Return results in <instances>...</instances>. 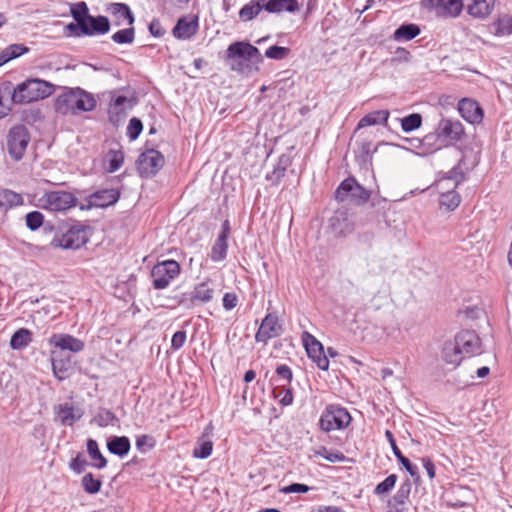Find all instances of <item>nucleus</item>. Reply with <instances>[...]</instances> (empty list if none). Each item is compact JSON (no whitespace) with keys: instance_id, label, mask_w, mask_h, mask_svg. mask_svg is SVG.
Masks as SVG:
<instances>
[{"instance_id":"41","label":"nucleus","mask_w":512,"mask_h":512,"mask_svg":"<svg viewBox=\"0 0 512 512\" xmlns=\"http://www.w3.org/2000/svg\"><path fill=\"white\" fill-rule=\"evenodd\" d=\"M228 244L227 239L217 237L211 249L210 258L214 262L223 261L227 256Z\"/></svg>"},{"instance_id":"48","label":"nucleus","mask_w":512,"mask_h":512,"mask_svg":"<svg viewBox=\"0 0 512 512\" xmlns=\"http://www.w3.org/2000/svg\"><path fill=\"white\" fill-rule=\"evenodd\" d=\"M108 171L116 172L124 163V154L120 150H110L107 155Z\"/></svg>"},{"instance_id":"31","label":"nucleus","mask_w":512,"mask_h":512,"mask_svg":"<svg viewBox=\"0 0 512 512\" xmlns=\"http://www.w3.org/2000/svg\"><path fill=\"white\" fill-rule=\"evenodd\" d=\"M130 448V440L126 436H113L107 441L108 451L120 458L126 456L129 453Z\"/></svg>"},{"instance_id":"24","label":"nucleus","mask_w":512,"mask_h":512,"mask_svg":"<svg viewBox=\"0 0 512 512\" xmlns=\"http://www.w3.org/2000/svg\"><path fill=\"white\" fill-rule=\"evenodd\" d=\"M331 227L337 235L346 236L354 231L355 223L346 211H337L331 218Z\"/></svg>"},{"instance_id":"2","label":"nucleus","mask_w":512,"mask_h":512,"mask_svg":"<svg viewBox=\"0 0 512 512\" xmlns=\"http://www.w3.org/2000/svg\"><path fill=\"white\" fill-rule=\"evenodd\" d=\"M96 99L91 93L82 88H69L55 99V110L62 115H76L79 112H89L95 109Z\"/></svg>"},{"instance_id":"55","label":"nucleus","mask_w":512,"mask_h":512,"mask_svg":"<svg viewBox=\"0 0 512 512\" xmlns=\"http://www.w3.org/2000/svg\"><path fill=\"white\" fill-rule=\"evenodd\" d=\"M143 124L139 118L133 117L130 119L127 127V136L130 140H136L141 134Z\"/></svg>"},{"instance_id":"13","label":"nucleus","mask_w":512,"mask_h":512,"mask_svg":"<svg viewBox=\"0 0 512 512\" xmlns=\"http://www.w3.org/2000/svg\"><path fill=\"white\" fill-rule=\"evenodd\" d=\"M164 156L155 149L147 150L138 158V170L142 177L154 176L164 165Z\"/></svg>"},{"instance_id":"60","label":"nucleus","mask_w":512,"mask_h":512,"mask_svg":"<svg viewBox=\"0 0 512 512\" xmlns=\"http://www.w3.org/2000/svg\"><path fill=\"white\" fill-rule=\"evenodd\" d=\"M277 376L286 382V385H290L293 379V373L291 368L286 364H280L276 367Z\"/></svg>"},{"instance_id":"34","label":"nucleus","mask_w":512,"mask_h":512,"mask_svg":"<svg viewBox=\"0 0 512 512\" xmlns=\"http://www.w3.org/2000/svg\"><path fill=\"white\" fill-rule=\"evenodd\" d=\"M494 35L498 37L512 34V16L508 14L499 15L491 24Z\"/></svg>"},{"instance_id":"30","label":"nucleus","mask_w":512,"mask_h":512,"mask_svg":"<svg viewBox=\"0 0 512 512\" xmlns=\"http://www.w3.org/2000/svg\"><path fill=\"white\" fill-rule=\"evenodd\" d=\"M266 0H251L239 11V19L242 22H249L255 19L262 10H266Z\"/></svg>"},{"instance_id":"40","label":"nucleus","mask_w":512,"mask_h":512,"mask_svg":"<svg viewBox=\"0 0 512 512\" xmlns=\"http://www.w3.org/2000/svg\"><path fill=\"white\" fill-rule=\"evenodd\" d=\"M87 451L90 457L97 462L93 464V467L97 469H103L107 465V459L100 452L98 443L94 439H88L87 441Z\"/></svg>"},{"instance_id":"14","label":"nucleus","mask_w":512,"mask_h":512,"mask_svg":"<svg viewBox=\"0 0 512 512\" xmlns=\"http://www.w3.org/2000/svg\"><path fill=\"white\" fill-rule=\"evenodd\" d=\"M282 326L276 313H268L261 321L255 334V341L266 344L270 339L280 336Z\"/></svg>"},{"instance_id":"47","label":"nucleus","mask_w":512,"mask_h":512,"mask_svg":"<svg viewBox=\"0 0 512 512\" xmlns=\"http://www.w3.org/2000/svg\"><path fill=\"white\" fill-rule=\"evenodd\" d=\"M422 124V117L418 113L410 114L401 120V128L404 132L409 133L418 129Z\"/></svg>"},{"instance_id":"49","label":"nucleus","mask_w":512,"mask_h":512,"mask_svg":"<svg viewBox=\"0 0 512 512\" xmlns=\"http://www.w3.org/2000/svg\"><path fill=\"white\" fill-rule=\"evenodd\" d=\"M316 455L331 463H340L346 460V456L342 452L338 450H328L326 447H321L317 450Z\"/></svg>"},{"instance_id":"53","label":"nucleus","mask_w":512,"mask_h":512,"mask_svg":"<svg viewBox=\"0 0 512 512\" xmlns=\"http://www.w3.org/2000/svg\"><path fill=\"white\" fill-rule=\"evenodd\" d=\"M290 54L288 47L273 45L265 51V57L273 60H283Z\"/></svg>"},{"instance_id":"52","label":"nucleus","mask_w":512,"mask_h":512,"mask_svg":"<svg viewBox=\"0 0 512 512\" xmlns=\"http://www.w3.org/2000/svg\"><path fill=\"white\" fill-rule=\"evenodd\" d=\"M397 478L398 477L396 474H391L388 477H386L382 482H380L375 487L374 494L381 496V495H384V494H387L388 492H390L394 488V486L397 482Z\"/></svg>"},{"instance_id":"3","label":"nucleus","mask_w":512,"mask_h":512,"mask_svg":"<svg viewBox=\"0 0 512 512\" xmlns=\"http://www.w3.org/2000/svg\"><path fill=\"white\" fill-rule=\"evenodd\" d=\"M465 179L464 173L457 167L451 169L447 175L437 182L440 193L439 203L447 211L455 210L461 203V196L455 190Z\"/></svg>"},{"instance_id":"45","label":"nucleus","mask_w":512,"mask_h":512,"mask_svg":"<svg viewBox=\"0 0 512 512\" xmlns=\"http://www.w3.org/2000/svg\"><path fill=\"white\" fill-rule=\"evenodd\" d=\"M111 39L117 44H131L135 39V29L132 26L115 32Z\"/></svg>"},{"instance_id":"63","label":"nucleus","mask_w":512,"mask_h":512,"mask_svg":"<svg viewBox=\"0 0 512 512\" xmlns=\"http://www.w3.org/2000/svg\"><path fill=\"white\" fill-rule=\"evenodd\" d=\"M222 302L225 310H232L238 303L237 295L235 293H225Z\"/></svg>"},{"instance_id":"35","label":"nucleus","mask_w":512,"mask_h":512,"mask_svg":"<svg viewBox=\"0 0 512 512\" xmlns=\"http://www.w3.org/2000/svg\"><path fill=\"white\" fill-rule=\"evenodd\" d=\"M420 27L415 23H404L400 25L393 34L396 41H409L414 39L420 34Z\"/></svg>"},{"instance_id":"46","label":"nucleus","mask_w":512,"mask_h":512,"mask_svg":"<svg viewBox=\"0 0 512 512\" xmlns=\"http://www.w3.org/2000/svg\"><path fill=\"white\" fill-rule=\"evenodd\" d=\"M412 483L409 479H406L401 483L397 492L394 494L391 501L398 504H405L411 493Z\"/></svg>"},{"instance_id":"25","label":"nucleus","mask_w":512,"mask_h":512,"mask_svg":"<svg viewBox=\"0 0 512 512\" xmlns=\"http://www.w3.org/2000/svg\"><path fill=\"white\" fill-rule=\"evenodd\" d=\"M385 437L388 440L391 449L393 451V454L397 458V460L403 465V467L406 469V471L411 475V477L414 478V480L417 482L419 480V473H418V467L411 463V461L405 457L400 449L398 448L396 444V440L394 438L393 433L390 430H386Z\"/></svg>"},{"instance_id":"17","label":"nucleus","mask_w":512,"mask_h":512,"mask_svg":"<svg viewBox=\"0 0 512 512\" xmlns=\"http://www.w3.org/2000/svg\"><path fill=\"white\" fill-rule=\"evenodd\" d=\"M120 198V191L117 189H101L87 197L88 208H105L115 204Z\"/></svg>"},{"instance_id":"9","label":"nucleus","mask_w":512,"mask_h":512,"mask_svg":"<svg viewBox=\"0 0 512 512\" xmlns=\"http://www.w3.org/2000/svg\"><path fill=\"white\" fill-rule=\"evenodd\" d=\"M181 272L180 264L175 260H165L156 263L151 270L152 287L162 290L169 286Z\"/></svg>"},{"instance_id":"43","label":"nucleus","mask_w":512,"mask_h":512,"mask_svg":"<svg viewBox=\"0 0 512 512\" xmlns=\"http://www.w3.org/2000/svg\"><path fill=\"white\" fill-rule=\"evenodd\" d=\"M71 16L78 23L79 28L90 16L88 6L85 2L81 1L71 6Z\"/></svg>"},{"instance_id":"4","label":"nucleus","mask_w":512,"mask_h":512,"mask_svg":"<svg viewBox=\"0 0 512 512\" xmlns=\"http://www.w3.org/2000/svg\"><path fill=\"white\" fill-rule=\"evenodd\" d=\"M54 85L41 79H28L14 88L11 99L16 104L30 103L49 97Z\"/></svg>"},{"instance_id":"59","label":"nucleus","mask_w":512,"mask_h":512,"mask_svg":"<svg viewBox=\"0 0 512 512\" xmlns=\"http://www.w3.org/2000/svg\"><path fill=\"white\" fill-rule=\"evenodd\" d=\"M187 334L185 330L175 332L171 339V349L177 351L181 349L186 342Z\"/></svg>"},{"instance_id":"1","label":"nucleus","mask_w":512,"mask_h":512,"mask_svg":"<svg viewBox=\"0 0 512 512\" xmlns=\"http://www.w3.org/2000/svg\"><path fill=\"white\" fill-rule=\"evenodd\" d=\"M225 61L232 71L245 74L257 71L263 57L257 47L248 42L237 41L226 49Z\"/></svg>"},{"instance_id":"28","label":"nucleus","mask_w":512,"mask_h":512,"mask_svg":"<svg viewBox=\"0 0 512 512\" xmlns=\"http://www.w3.org/2000/svg\"><path fill=\"white\" fill-rule=\"evenodd\" d=\"M441 357L446 364L457 367L464 358L461 350L458 348L455 340L446 341L443 345Z\"/></svg>"},{"instance_id":"44","label":"nucleus","mask_w":512,"mask_h":512,"mask_svg":"<svg viewBox=\"0 0 512 512\" xmlns=\"http://www.w3.org/2000/svg\"><path fill=\"white\" fill-rule=\"evenodd\" d=\"M274 397L279 399V403L283 406H289L293 403V391L289 385H282L274 388Z\"/></svg>"},{"instance_id":"32","label":"nucleus","mask_w":512,"mask_h":512,"mask_svg":"<svg viewBox=\"0 0 512 512\" xmlns=\"http://www.w3.org/2000/svg\"><path fill=\"white\" fill-rule=\"evenodd\" d=\"M389 111L388 110H377L370 112L363 116L358 124H357V130L368 127V126H374L378 124H386L389 118Z\"/></svg>"},{"instance_id":"23","label":"nucleus","mask_w":512,"mask_h":512,"mask_svg":"<svg viewBox=\"0 0 512 512\" xmlns=\"http://www.w3.org/2000/svg\"><path fill=\"white\" fill-rule=\"evenodd\" d=\"M458 110L461 116L471 124L480 123L484 116L483 110L479 104L467 98L459 101Z\"/></svg>"},{"instance_id":"50","label":"nucleus","mask_w":512,"mask_h":512,"mask_svg":"<svg viewBox=\"0 0 512 512\" xmlns=\"http://www.w3.org/2000/svg\"><path fill=\"white\" fill-rule=\"evenodd\" d=\"M213 450V443L210 440L198 442L193 449V457L198 459L208 458Z\"/></svg>"},{"instance_id":"7","label":"nucleus","mask_w":512,"mask_h":512,"mask_svg":"<svg viewBox=\"0 0 512 512\" xmlns=\"http://www.w3.org/2000/svg\"><path fill=\"white\" fill-rule=\"evenodd\" d=\"M77 198L68 191H48L38 199V207L50 212H66L75 207Z\"/></svg>"},{"instance_id":"19","label":"nucleus","mask_w":512,"mask_h":512,"mask_svg":"<svg viewBox=\"0 0 512 512\" xmlns=\"http://www.w3.org/2000/svg\"><path fill=\"white\" fill-rule=\"evenodd\" d=\"M437 134L451 141H459L464 135V127L458 120L443 118L437 126Z\"/></svg>"},{"instance_id":"42","label":"nucleus","mask_w":512,"mask_h":512,"mask_svg":"<svg viewBox=\"0 0 512 512\" xmlns=\"http://www.w3.org/2000/svg\"><path fill=\"white\" fill-rule=\"evenodd\" d=\"M81 485L84 491L88 494H96L102 487V480L95 478L92 473H86L81 480Z\"/></svg>"},{"instance_id":"37","label":"nucleus","mask_w":512,"mask_h":512,"mask_svg":"<svg viewBox=\"0 0 512 512\" xmlns=\"http://www.w3.org/2000/svg\"><path fill=\"white\" fill-rule=\"evenodd\" d=\"M32 340V332L26 328H20L12 335L10 346L14 350H21L26 348Z\"/></svg>"},{"instance_id":"15","label":"nucleus","mask_w":512,"mask_h":512,"mask_svg":"<svg viewBox=\"0 0 512 512\" xmlns=\"http://www.w3.org/2000/svg\"><path fill=\"white\" fill-rule=\"evenodd\" d=\"M454 340L464 357H470L481 352L480 338L474 331H460L456 334Z\"/></svg>"},{"instance_id":"64","label":"nucleus","mask_w":512,"mask_h":512,"mask_svg":"<svg viewBox=\"0 0 512 512\" xmlns=\"http://www.w3.org/2000/svg\"><path fill=\"white\" fill-rule=\"evenodd\" d=\"M149 32L154 37H162L165 34V30L159 20L153 19L149 24Z\"/></svg>"},{"instance_id":"10","label":"nucleus","mask_w":512,"mask_h":512,"mask_svg":"<svg viewBox=\"0 0 512 512\" xmlns=\"http://www.w3.org/2000/svg\"><path fill=\"white\" fill-rule=\"evenodd\" d=\"M30 142V134L24 125L13 126L6 136L7 152L14 161H20Z\"/></svg>"},{"instance_id":"54","label":"nucleus","mask_w":512,"mask_h":512,"mask_svg":"<svg viewBox=\"0 0 512 512\" xmlns=\"http://www.w3.org/2000/svg\"><path fill=\"white\" fill-rule=\"evenodd\" d=\"M43 221L44 216L39 211H32L26 215V225L32 231L39 229L42 226Z\"/></svg>"},{"instance_id":"16","label":"nucleus","mask_w":512,"mask_h":512,"mask_svg":"<svg viewBox=\"0 0 512 512\" xmlns=\"http://www.w3.org/2000/svg\"><path fill=\"white\" fill-rule=\"evenodd\" d=\"M110 21L106 16H92L86 18V21L79 28L80 34L85 36L104 35L110 31Z\"/></svg>"},{"instance_id":"36","label":"nucleus","mask_w":512,"mask_h":512,"mask_svg":"<svg viewBox=\"0 0 512 512\" xmlns=\"http://www.w3.org/2000/svg\"><path fill=\"white\" fill-rule=\"evenodd\" d=\"M22 203L23 198L20 194L9 189L0 190V210L7 211L10 208L22 205Z\"/></svg>"},{"instance_id":"29","label":"nucleus","mask_w":512,"mask_h":512,"mask_svg":"<svg viewBox=\"0 0 512 512\" xmlns=\"http://www.w3.org/2000/svg\"><path fill=\"white\" fill-rule=\"evenodd\" d=\"M292 164V158L288 154H282L279 156L276 165L272 172L266 175V179L273 185H278L281 179L285 176L287 168Z\"/></svg>"},{"instance_id":"8","label":"nucleus","mask_w":512,"mask_h":512,"mask_svg":"<svg viewBox=\"0 0 512 512\" xmlns=\"http://www.w3.org/2000/svg\"><path fill=\"white\" fill-rule=\"evenodd\" d=\"M352 418L346 408L339 405H328L319 419V426L324 432L346 428Z\"/></svg>"},{"instance_id":"33","label":"nucleus","mask_w":512,"mask_h":512,"mask_svg":"<svg viewBox=\"0 0 512 512\" xmlns=\"http://www.w3.org/2000/svg\"><path fill=\"white\" fill-rule=\"evenodd\" d=\"M268 13L295 12L299 9L297 0H266Z\"/></svg>"},{"instance_id":"58","label":"nucleus","mask_w":512,"mask_h":512,"mask_svg":"<svg viewBox=\"0 0 512 512\" xmlns=\"http://www.w3.org/2000/svg\"><path fill=\"white\" fill-rule=\"evenodd\" d=\"M310 490H311V487H309L306 484H302V483H292L290 485L280 488V492L284 493V494L307 493Z\"/></svg>"},{"instance_id":"61","label":"nucleus","mask_w":512,"mask_h":512,"mask_svg":"<svg viewBox=\"0 0 512 512\" xmlns=\"http://www.w3.org/2000/svg\"><path fill=\"white\" fill-rule=\"evenodd\" d=\"M87 465V461L80 454H78L75 458L72 459L70 463V468L75 473L80 474L84 471Z\"/></svg>"},{"instance_id":"26","label":"nucleus","mask_w":512,"mask_h":512,"mask_svg":"<svg viewBox=\"0 0 512 512\" xmlns=\"http://www.w3.org/2000/svg\"><path fill=\"white\" fill-rule=\"evenodd\" d=\"M131 107L130 100L126 96L119 95L115 97L109 105V120L112 123L119 122L126 116L127 109Z\"/></svg>"},{"instance_id":"62","label":"nucleus","mask_w":512,"mask_h":512,"mask_svg":"<svg viewBox=\"0 0 512 512\" xmlns=\"http://www.w3.org/2000/svg\"><path fill=\"white\" fill-rule=\"evenodd\" d=\"M154 444H155L154 439L148 435H141V436H138L136 439V447L142 451H143L144 447H147L148 449H152L154 447Z\"/></svg>"},{"instance_id":"6","label":"nucleus","mask_w":512,"mask_h":512,"mask_svg":"<svg viewBox=\"0 0 512 512\" xmlns=\"http://www.w3.org/2000/svg\"><path fill=\"white\" fill-rule=\"evenodd\" d=\"M89 240L87 227L82 224L71 225L65 232L56 233L51 246L62 249L77 250Z\"/></svg>"},{"instance_id":"22","label":"nucleus","mask_w":512,"mask_h":512,"mask_svg":"<svg viewBox=\"0 0 512 512\" xmlns=\"http://www.w3.org/2000/svg\"><path fill=\"white\" fill-rule=\"evenodd\" d=\"M49 343L61 350H69L74 353H78L84 349V342L72 335L57 333L53 334Z\"/></svg>"},{"instance_id":"18","label":"nucleus","mask_w":512,"mask_h":512,"mask_svg":"<svg viewBox=\"0 0 512 512\" xmlns=\"http://www.w3.org/2000/svg\"><path fill=\"white\" fill-rule=\"evenodd\" d=\"M199 23L196 15H188L178 19L173 28V36L177 39H190L198 31Z\"/></svg>"},{"instance_id":"12","label":"nucleus","mask_w":512,"mask_h":512,"mask_svg":"<svg viewBox=\"0 0 512 512\" xmlns=\"http://www.w3.org/2000/svg\"><path fill=\"white\" fill-rule=\"evenodd\" d=\"M302 341L305 346L308 357L316 363L317 367L323 371L329 369V359L324 352L323 345L309 332L302 334Z\"/></svg>"},{"instance_id":"5","label":"nucleus","mask_w":512,"mask_h":512,"mask_svg":"<svg viewBox=\"0 0 512 512\" xmlns=\"http://www.w3.org/2000/svg\"><path fill=\"white\" fill-rule=\"evenodd\" d=\"M372 192L358 183L356 178L344 179L335 191V198L339 202L348 201L356 206L365 205L371 198Z\"/></svg>"},{"instance_id":"57","label":"nucleus","mask_w":512,"mask_h":512,"mask_svg":"<svg viewBox=\"0 0 512 512\" xmlns=\"http://www.w3.org/2000/svg\"><path fill=\"white\" fill-rule=\"evenodd\" d=\"M176 299H177L178 305L182 306L186 309H191L197 305L195 299L193 298L192 291L182 293L179 296H177Z\"/></svg>"},{"instance_id":"11","label":"nucleus","mask_w":512,"mask_h":512,"mask_svg":"<svg viewBox=\"0 0 512 512\" xmlns=\"http://www.w3.org/2000/svg\"><path fill=\"white\" fill-rule=\"evenodd\" d=\"M425 9L441 18H458L464 10L463 0H422Z\"/></svg>"},{"instance_id":"56","label":"nucleus","mask_w":512,"mask_h":512,"mask_svg":"<svg viewBox=\"0 0 512 512\" xmlns=\"http://www.w3.org/2000/svg\"><path fill=\"white\" fill-rule=\"evenodd\" d=\"M4 50L9 56L10 60L15 59L29 51L28 47L23 44H11Z\"/></svg>"},{"instance_id":"21","label":"nucleus","mask_w":512,"mask_h":512,"mask_svg":"<svg viewBox=\"0 0 512 512\" xmlns=\"http://www.w3.org/2000/svg\"><path fill=\"white\" fill-rule=\"evenodd\" d=\"M54 412L59 422L65 426H72L84 414L81 408H75L68 402L55 406Z\"/></svg>"},{"instance_id":"27","label":"nucleus","mask_w":512,"mask_h":512,"mask_svg":"<svg viewBox=\"0 0 512 512\" xmlns=\"http://www.w3.org/2000/svg\"><path fill=\"white\" fill-rule=\"evenodd\" d=\"M107 11L114 17L117 18L115 21L116 26L122 25L121 20H126L129 26H132L135 22V16L131 11L130 7L125 3H110L107 7Z\"/></svg>"},{"instance_id":"51","label":"nucleus","mask_w":512,"mask_h":512,"mask_svg":"<svg viewBox=\"0 0 512 512\" xmlns=\"http://www.w3.org/2000/svg\"><path fill=\"white\" fill-rule=\"evenodd\" d=\"M376 148H373L371 142H363L361 144L360 153L356 156L357 161L360 164L368 165L372 162V154L375 152Z\"/></svg>"},{"instance_id":"38","label":"nucleus","mask_w":512,"mask_h":512,"mask_svg":"<svg viewBox=\"0 0 512 512\" xmlns=\"http://www.w3.org/2000/svg\"><path fill=\"white\" fill-rule=\"evenodd\" d=\"M192 292L197 305L208 303L214 297V289L207 282L195 285Z\"/></svg>"},{"instance_id":"20","label":"nucleus","mask_w":512,"mask_h":512,"mask_svg":"<svg viewBox=\"0 0 512 512\" xmlns=\"http://www.w3.org/2000/svg\"><path fill=\"white\" fill-rule=\"evenodd\" d=\"M464 7L469 16L473 19L485 20L493 12L496 0H467Z\"/></svg>"},{"instance_id":"39","label":"nucleus","mask_w":512,"mask_h":512,"mask_svg":"<svg viewBox=\"0 0 512 512\" xmlns=\"http://www.w3.org/2000/svg\"><path fill=\"white\" fill-rule=\"evenodd\" d=\"M117 416L109 409L100 408L94 418L91 420L99 427H107L109 425H115L118 422Z\"/></svg>"}]
</instances>
